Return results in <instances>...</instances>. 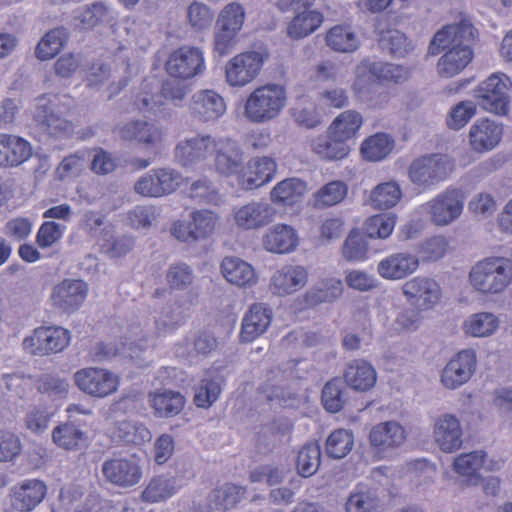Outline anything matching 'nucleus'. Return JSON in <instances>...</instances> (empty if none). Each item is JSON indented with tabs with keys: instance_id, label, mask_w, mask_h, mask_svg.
Instances as JSON below:
<instances>
[{
	"instance_id": "62",
	"label": "nucleus",
	"mask_w": 512,
	"mask_h": 512,
	"mask_svg": "<svg viewBox=\"0 0 512 512\" xmlns=\"http://www.w3.org/2000/svg\"><path fill=\"white\" fill-rule=\"evenodd\" d=\"M187 196L199 203L219 205L222 197L216 186L206 178L194 181L187 190Z\"/></svg>"
},
{
	"instance_id": "46",
	"label": "nucleus",
	"mask_w": 512,
	"mask_h": 512,
	"mask_svg": "<svg viewBox=\"0 0 512 512\" xmlns=\"http://www.w3.org/2000/svg\"><path fill=\"white\" fill-rule=\"evenodd\" d=\"M395 147L393 137L384 132L366 138L360 147L362 157L370 162H379L388 157Z\"/></svg>"
},
{
	"instance_id": "1",
	"label": "nucleus",
	"mask_w": 512,
	"mask_h": 512,
	"mask_svg": "<svg viewBox=\"0 0 512 512\" xmlns=\"http://www.w3.org/2000/svg\"><path fill=\"white\" fill-rule=\"evenodd\" d=\"M473 30L470 21L462 19L456 24L446 25L435 34L429 46V53L437 55L441 50H446L437 64L441 76L453 77L471 62L473 51L464 41L473 37Z\"/></svg>"
},
{
	"instance_id": "4",
	"label": "nucleus",
	"mask_w": 512,
	"mask_h": 512,
	"mask_svg": "<svg viewBox=\"0 0 512 512\" xmlns=\"http://www.w3.org/2000/svg\"><path fill=\"white\" fill-rule=\"evenodd\" d=\"M286 102L285 87L269 83L250 93L244 105V114L252 123H265L277 118L286 106Z\"/></svg>"
},
{
	"instance_id": "56",
	"label": "nucleus",
	"mask_w": 512,
	"mask_h": 512,
	"mask_svg": "<svg viewBox=\"0 0 512 512\" xmlns=\"http://www.w3.org/2000/svg\"><path fill=\"white\" fill-rule=\"evenodd\" d=\"M244 494V487L227 483L212 491L210 502L216 510L226 511L235 507Z\"/></svg>"
},
{
	"instance_id": "50",
	"label": "nucleus",
	"mask_w": 512,
	"mask_h": 512,
	"mask_svg": "<svg viewBox=\"0 0 512 512\" xmlns=\"http://www.w3.org/2000/svg\"><path fill=\"white\" fill-rule=\"evenodd\" d=\"M343 283L340 279L329 278L322 280L311 287L304 296L306 305L315 306L325 302H332L341 296Z\"/></svg>"
},
{
	"instance_id": "54",
	"label": "nucleus",
	"mask_w": 512,
	"mask_h": 512,
	"mask_svg": "<svg viewBox=\"0 0 512 512\" xmlns=\"http://www.w3.org/2000/svg\"><path fill=\"white\" fill-rule=\"evenodd\" d=\"M112 234V227L103 229V235L98 239L101 251L110 258H119L126 255L134 245L133 238L130 236L113 238Z\"/></svg>"
},
{
	"instance_id": "16",
	"label": "nucleus",
	"mask_w": 512,
	"mask_h": 512,
	"mask_svg": "<svg viewBox=\"0 0 512 512\" xmlns=\"http://www.w3.org/2000/svg\"><path fill=\"white\" fill-rule=\"evenodd\" d=\"M406 301L420 311L433 309L440 301V284L432 277L418 275L401 286Z\"/></svg>"
},
{
	"instance_id": "49",
	"label": "nucleus",
	"mask_w": 512,
	"mask_h": 512,
	"mask_svg": "<svg viewBox=\"0 0 512 512\" xmlns=\"http://www.w3.org/2000/svg\"><path fill=\"white\" fill-rule=\"evenodd\" d=\"M113 439L118 443L139 445L152 438L150 430L140 422L124 420L116 424Z\"/></svg>"
},
{
	"instance_id": "30",
	"label": "nucleus",
	"mask_w": 512,
	"mask_h": 512,
	"mask_svg": "<svg viewBox=\"0 0 512 512\" xmlns=\"http://www.w3.org/2000/svg\"><path fill=\"white\" fill-rule=\"evenodd\" d=\"M297 230L291 225L278 223L268 228L262 237L263 248L274 254H289L299 246Z\"/></svg>"
},
{
	"instance_id": "10",
	"label": "nucleus",
	"mask_w": 512,
	"mask_h": 512,
	"mask_svg": "<svg viewBox=\"0 0 512 512\" xmlns=\"http://www.w3.org/2000/svg\"><path fill=\"white\" fill-rule=\"evenodd\" d=\"M183 181V175L173 168H155L135 182L134 191L143 197L159 198L176 191Z\"/></svg>"
},
{
	"instance_id": "18",
	"label": "nucleus",
	"mask_w": 512,
	"mask_h": 512,
	"mask_svg": "<svg viewBox=\"0 0 512 512\" xmlns=\"http://www.w3.org/2000/svg\"><path fill=\"white\" fill-rule=\"evenodd\" d=\"M265 58L257 51H246L230 59L225 66L227 83L232 87H243L251 83L263 67Z\"/></svg>"
},
{
	"instance_id": "55",
	"label": "nucleus",
	"mask_w": 512,
	"mask_h": 512,
	"mask_svg": "<svg viewBox=\"0 0 512 512\" xmlns=\"http://www.w3.org/2000/svg\"><path fill=\"white\" fill-rule=\"evenodd\" d=\"M402 191L398 183L394 181L384 182L377 185L370 194L371 204L378 209H389L394 207L401 199Z\"/></svg>"
},
{
	"instance_id": "52",
	"label": "nucleus",
	"mask_w": 512,
	"mask_h": 512,
	"mask_svg": "<svg viewBox=\"0 0 512 512\" xmlns=\"http://www.w3.org/2000/svg\"><path fill=\"white\" fill-rule=\"evenodd\" d=\"M68 39V33L64 28H55L47 32L36 47V57L40 60H48L55 57L63 48Z\"/></svg>"
},
{
	"instance_id": "20",
	"label": "nucleus",
	"mask_w": 512,
	"mask_h": 512,
	"mask_svg": "<svg viewBox=\"0 0 512 512\" xmlns=\"http://www.w3.org/2000/svg\"><path fill=\"white\" fill-rule=\"evenodd\" d=\"M276 210L265 201H250L235 206L232 217L235 226L244 231L258 230L269 225L275 218Z\"/></svg>"
},
{
	"instance_id": "51",
	"label": "nucleus",
	"mask_w": 512,
	"mask_h": 512,
	"mask_svg": "<svg viewBox=\"0 0 512 512\" xmlns=\"http://www.w3.org/2000/svg\"><path fill=\"white\" fill-rule=\"evenodd\" d=\"M189 218L192 221L194 233L198 241L210 238L220 224L219 214L210 209L193 210Z\"/></svg>"
},
{
	"instance_id": "43",
	"label": "nucleus",
	"mask_w": 512,
	"mask_h": 512,
	"mask_svg": "<svg viewBox=\"0 0 512 512\" xmlns=\"http://www.w3.org/2000/svg\"><path fill=\"white\" fill-rule=\"evenodd\" d=\"M500 326V320L492 312H478L469 315L462 323L465 335L474 338H487L494 335Z\"/></svg>"
},
{
	"instance_id": "60",
	"label": "nucleus",
	"mask_w": 512,
	"mask_h": 512,
	"mask_svg": "<svg viewBox=\"0 0 512 512\" xmlns=\"http://www.w3.org/2000/svg\"><path fill=\"white\" fill-rule=\"evenodd\" d=\"M342 254L350 262H363L368 259V242L359 230L350 231L344 242Z\"/></svg>"
},
{
	"instance_id": "57",
	"label": "nucleus",
	"mask_w": 512,
	"mask_h": 512,
	"mask_svg": "<svg viewBox=\"0 0 512 512\" xmlns=\"http://www.w3.org/2000/svg\"><path fill=\"white\" fill-rule=\"evenodd\" d=\"M348 193V186L340 180L331 181L322 186L314 194L315 207L334 206L345 199Z\"/></svg>"
},
{
	"instance_id": "44",
	"label": "nucleus",
	"mask_w": 512,
	"mask_h": 512,
	"mask_svg": "<svg viewBox=\"0 0 512 512\" xmlns=\"http://www.w3.org/2000/svg\"><path fill=\"white\" fill-rule=\"evenodd\" d=\"M379 506L377 489L365 483L357 484L345 503L346 512H376Z\"/></svg>"
},
{
	"instance_id": "31",
	"label": "nucleus",
	"mask_w": 512,
	"mask_h": 512,
	"mask_svg": "<svg viewBox=\"0 0 512 512\" xmlns=\"http://www.w3.org/2000/svg\"><path fill=\"white\" fill-rule=\"evenodd\" d=\"M86 425L79 420H68L57 425L52 431V440L56 446L67 451L85 449L89 444Z\"/></svg>"
},
{
	"instance_id": "32",
	"label": "nucleus",
	"mask_w": 512,
	"mask_h": 512,
	"mask_svg": "<svg viewBox=\"0 0 512 512\" xmlns=\"http://www.w3.org/2000/svg\"><path fill=\"white\" fill-rule=\"evenodd\" d=\"M295 15L287 26V36L293 40L303 39L314 33L323 23L324 17L321 12L311 9V6H304L303 3L295 4Z\"/></svg>"
},
{
	"instance_id": "19",
	"label": "nucleus",
	"mask_w": 512,
	"mask_h": 512,
	"mask_svg": "<svg viewBox=\"0 0 512 512\" xmlns=\"http://www.w3.org/2000/svg\"><path fill=\"white\" fill-rule=\"evenodd\" d=\"M216 136L207 133L181 139L174 150L176 161L183 167H194L213 155Z\"/></svg>"
},
{
	"instance_id": "6",
	"label": "nucleus",
	"mask_w": 512,
	"mask_h": 512,
	"mask_svg": "<svg viewBox=\"0 0 512 512\" xmlns=\"http://www.w3.org/2000/svg\"><path fill=\"white\" fill-rule=\"evenodd\" d=\"M465 200L466 195L461 188L449 186L420 208L428 214L433 225L446 227L461 217Z\"/></svg>"
},
{
	"instance_id": "17",
	"label": "nucleus",
	"mask_w": 512,
	"mask_h": 512,
	"mask_svg": "<svg viewBox=\"0 0 512 512\" xmlns=\"http://www.w3.org/2000/svg\"><path fill=\"white\" fill-rule=\"evenodd\" d=\"M227 110L221 94L213 89H201L193 93L188 102V112L193 120L207 124L218 121Z\"/></svg>"
},
{
	"instance_id": "9",
	"label": "nucleus",
	"mask_w": 512,
	"mask_h": 512,
	"mask_svg": "<svg viewBox=\"0 0 512 512\" xmlns=\"http://www.w3.org/2000/svg\"><path fill=\"white\" fill-rule=\"evenodd\" d=\"M76 387L93 398H106L114 394L120 385L119 376L100 367H86L74 374Z\"/></svg>"
},
{
	"instance_id": "12",
	"label": "nucleus",
	"mask_w": 512,
	"mask_h": 512,
	"mask_svg": "<svg viewBox=\"0 0 512 512\" xmlns=\"http://www.w3.org/2000/svg\"><path fill=\"white\" fill-rule=\"evenodd\" d=\"M167 74L175 79L189 80L206 69L203 51L194 46H182L172 51L165 63Z\"/></svg>"
},
{
	"instance_id": "42",
	"label": "nucleus",
	"mask_w": 512,
	"mask_h": 512,
	"mask_svg": "<svg viewBox=\"0 0 512 512\" xmlns=\"http://www.w3.org/2000/svg\"><path fill=\"white\" fill-rule=\"evenodd\" d=\"M148 401L154 414L161 418L176 416L185 406V398L180 392L167 389L150 392Z\"/></svg>"
},
{
	"instance_id": "3",
	"label": "nucleus",
	"mask_w": 512,
	"mask_h": 512,
	"mask_svg": "<svg viewBox=\"0 0 512 512\" xmlns=\"http://www.w3.org/2000/svg\"><path fill=\"white\" fill-rule=\"evenodd\" d=\"M188 93V87L175 81H165L161 88L159 81L152 77L145 79L133 99L135 110L143 114H157L164 110L165 100L180 106Z\"/></svg>"
},
{
	"instance_id": "24",
	"label": "nucleus",
	"mask_w": 512,
	"mask_h": 512,
	"mask_svg": "<svg viewBox=\"0 0 512 512\" xmlns=\"http://www.w3.org/2000/svg\"><path fill=\"white\" fill-rule=\"evenodd\" d=\"M47 491L44 481L25 479L11 488V505L19 512H31L44 500Z\"/></svg>"
},
{
	"instance_id": "27",
	"label": "nucleus",
	"mask_w": 512,
	"mask_h": 512,
	"mask_svg": "<svg viewBox=\"0 0 512 512\" xmlns=\"http://www.w3.org/2000/svg\"><path fill=\"white\" fill-rule=\"evenodd\" d=\"M33 155V147L25 138L0 132V168H16Z\"/></svg>"
},
{
	"instance_id": "15",
	"label": "nucleus",
	"mask_w": 512,
	"mask_h": 512,
	"mask_svg": "<svg viewBox=\"0 0 512 512\" xmlns=\"http://www.w3.org/2000/svg\"><path fill=\"white\" fill-rule=\"evenodd\" d=\"M477 354L472 348L462 349L453 355L441 371L440 382L449 390H456L468 383L477 369Z\"/></svg>"
},
{
	"instance_id": "26",
	"label": "nucleus",
	"mask_w": 512,
	"mask_h": 512,
	"mask_svg": "<svg viewBox=\"0 0 512 512\" xmlns=\"http://www.w3.org/2000/svg\"><path fill=\"white\" fill-rule=\"evenodd\" d=\"M307 281L308 271L305 267L288 264L272 274L269 289L274 295L287 296L302 289Z\"/></svg>"
},
{
	"instance_id": "37",
	"label": "nucleus",
	"mask_w": 512,
	"mask_h": 512,
	"mask_svg": "<svg viewBox=\"0 0 512 512\" xmlns=\"http://www.w3.org/2000/svg\"><path fill=\"white\" fill-rule=\"evenodd\" d=\"M434 437L445 452H453L462 445V429L457 417L451 414L441 415L434 425Z\"/></svg>"
},
{
	"instance_id": "11",
	"label": "nucleus",
	"mask_w": 512,
	"mask_h": 512,
	"mask_svg": "<svg viewBox=\"0 0 512 512\" xmlns=\"http://www.w3.org/2000/svg\"><path fill=\"white\" fill-rule=\"evenodd\" d=\"M104 480L118 488L129 489L143 478L140 459L135 455L106 459L101 466Z\"/></svg>"
},
{
	"instance_id": "13",
	"label": "nucleus",
	"mask_w": 512,
	"mask_h": 512,
	"mask_svg": "<svg viewBox=\"0 0 512 512\" xmlns=\"http://www.w3.org/2000/svg\"><path fill=\"white\" fill-rule=\"evenodd\" d=\"M56 97L42 96L35 100L33 119L51 137L63 138L71 134V122L62 117L64 109H58Z\"/></svg>"
},
{
	"instance_id": "22",
	"label": "nucleus",
	"mask_w": 512,
	"mask_h": 512,
	"mask_svg": "<svg viewBox=\"0 0 512 512\" xmlns=\"http://www.w3.org/2000/svg\"><path fill=\"white\" fill-rule=\"evenodd\" d=\"M276 161L268 156L251 158L238 175L239 185L245 190H254L271 182L277 172Z\"/></svg>"
},
{
	"instance_id": "41",
	"label": "nucleus",
	"mask_w": 512,
	"mask_h": 512,
	"mask_svg": "<svg viewBox=\"0 0 512 512\" xmlns=\"http://www.w3.org/2000/svg\"><path fill=\"white\" fill-rule=\"evenodd\" d=\"M189 305L180 304L178 302L169 303L155 317L154 335L161 337L176 331L189 316Z\"/></svg>"
},
{
	"instance_id": "36",
	"label": "nucleus",
	"mask_w": 512,
	"mask_h": 512,
	"mask_svg": "<svg viewBox=\"0 0 512 512\" xmlns=\"http://www.w3.org/2000/svg\"><path fill=\"white\" fill-rule=\"evenodd\" d=\"M221 273L230 284L242 288H250L258 282L254 267L235 256L225 257L222 260Z\"/></svg>"
},
{
	"instance_id": "33",
	"label": "nucleus",
	"mask_w": 512,
	"mask_h": 512,
	"mask_svg": "<svg viewBox=\"0 0 512 512\" xmlns=\"http://www.w3.org/2000/svg\"><path fill=\"white\" fill-rule=\"evenodd\" d=\"M272 321L271 309L262 303L253 304L245 313L240 331L242 342L250 343L266 332Z\"/></svg>"
},
{
	"instance_id": "28",
	"label": "nucleus",
	"mask_w": 512,
	"mask_h": 512,
	"mask_svg": "<svg viewBox=\"0 0 512 512\" xmlns=\"http://www.w3.org/2000/svg\"><path fill=\"white\" fill-rule=\"evenodd\" d=\"M185 485L178 475L162 473L153 476L143 488L140 499L144 503L165 502L176 495Z\"/></svg>"
},
{
	"instance_id": "64",
	"label": "nucleus",
	"mask_w": 512,
	"mask_h": 512,
	"mask_svg": "<svg viewBox=\"0 0 512 512\" xmlns=\"http://www.w3.org/2000/svg\"><path fill=\"white\" fill-rule=\"evenodd\" d=\"M396 215L393 213L378 214L369 217L365 223V231L369 238L386 239L396 225Z\"/></svg>"
},
{
	"instance_id": "59",
	"label": "nucleus",
	"mask_w": 512,
	"mask_h": 512,
	"mask_svg": "<svg viewBox=\"0 0 512 512\" xmlns=\"http://www.w3.org/2000/svg\"><path fill=\"white\" fill-rule=\"evenodd\" d=\"M214 11L207 4L193 1L186 10L189 26L196 32L208 30L214 21Z\"/></svg>"
},
{
	"instance_id": "53",
	"label": "nucleus",
	"mask_w": 512,
	"mask_h": 512,
	"mask_svg": "<svg viewBox=\"0 0 512 512\" xmlns=\"http://www.w3.org/2000/svg\"><path fill=\"white\" fill-rule=\"evenodd\" d=\"M354 446V435L351 430L337 429L327 438L325 450L329 457L342 459L347 456Z\"/></svg>"
},
{
	"instance_id": "40",
	"label": "nucleus",
	"mask_w": 512,
	"mask_h": 512,
	"mask_svg": "<svg viewBox=\"0 0 512 512\" xmlns=\"http://www.w3.org/2000/svg\"><path fill=\"white\" fill-rule=\"evenodd\" d=\"M326 45L334 52L351 54L361 47L358 33L347 24H337L331 27L325 36Z\"/></svg>"
},
{
	"instance_id": "2",
	"label": "nucleus",
	"mask_w": 512,
	"mask_h": 512,
	"mask_svg": "<svg viewBox=\"0 0 512 512\" xmlns=\"http://www.w3.org/2000/svg\"><path fill=\"white\" fill-rule=\"evenodd\" d=\"M469 282L483 295L503 293L512 283V260L492 256L478 261L469 272Z\"/></svg>"
},
{
	"instance_id": "34",
	"label": "nucleus",
	"mask_w": 512,
	"mask_h": 512,
	"mask_svg": "<svg viewBox=\"0 0 512 512\" xmlns=\"http://www.w3.org/2000/svg\"><path fill=\"white\" fill-rule=\"evenodd\" d=\"M119 136L125 141L136 142L145 147H155L162 143L164 132L153 123L133 120L119 129Z\"/></svg>"
},
{
	"instance_id": "29",
	"label": "nucleus",
	"mask_w": 512,
	"mask_h": 512,
	"mask_svg": "<svg viewBox=\"0 0 512 512\" xmlns=\"http://www.w3.org/2000/svg\"><path fill=\"white\" fill-rule=\"evenodd\" d=\"M503 127L489 119H478L469 129V144L477 153H485L498 146L502 139Z\"/></svg>"
},
{
	"instance_id": "14",
	"label": "nucleus",
	"mask_w": 512,
	"mask_h": 512,
	"mask_svg": "<svg viewBox=\"0 0 512 512\" xmlns=\"http://www.w3.org/2000/svg\"><path fill=\"white\" fill-rule=\"evenodd\" d=\"M511 86L507 75L493 74L478 86L475 96L485 110L504 115L508 112V91Z\"/></svg>"
},
{
	"instance_id": "38",
	"label": "nucleus",
	"mask_w": 512,
	"mask_h": 512,
	"mask_svg": "<svg viewBox=\"0 0 512 512\" xmlns=\"http://www.w3.org/2000/svg\"><path fill=\"white\" fill-rule=\"evenodd\" d=\"M486 454L483 451H473L459 455L453 463L456 473L468 477L473 484L478 480L477 473L484 467L486 470H498L502 467L501 460H485Z\"/></svg>"
},
{
	"instance_id": "25",
	"label": "nucleus",
	"mask_w": 512,
	"mask_h": 512,
	"mask_svg": "<svg viewBox=\"0 0 512 512\" xmlns=\"http://www.w3.org/2000/svg\"><path fill=\"white\" fill-rule=\"evenodd\" d=\"M419 266L420 259L417 255L409 252H396L379 261L377 273L385 280L398 281L414 274Z\"/></svg>"
},
{
	"instance_id": "21",
	"label": "nucleus",
	"mask_w": 512,
	"mask_h": 512,
	"mask_svg": "<svg viewBox=\"0 0 512 512\" xmlns=\"http://www.w3.org/2000/svg\"><path fill=\"white\" fill-rule=\"evenodd\" d=\"M215 170L224 175H239L244 161V152L239 143L225 136H216L213 148Z\"/></svg>"
},
{
	"instance_id": "39",
	"label": "nucleus",
	"mask_w": 512,
	"mask_h": 512,
	"mask_svg": "<svg viewBox=\"0 0 512 512\" xmlns=\"http://www.w3.org/2000/svg\"><path fill=\"white\" fill-rule=\"evenodd\" d=\"M307 183L291 177L277 183L270 192V200L278 206L293 207L302 202L307 193Z\"/></svg>"
},
{
	"instance_id": "61",
	"label": "nucleus",
	"mask_w": 512,
	"mask_h": 512,
	"mask_svg": "<svg viewBox=\"0 0 512 512\" xmlns=\"http://www.w3.org/2000/svg\"><path fill=\"white\" fill-rule=\"evenodd\" d=\"M321 459L320 447L317 443L305 444L298 452L297 470L302 477H310L316 473Z\"/></svg>"
},
{
	"instance_id": "7",
	"label": "nucleus",
	"mask_w": 512,
	"mask_h": 512,
	"mask_svg": "<svg viewBox=\"0 0 512 512\" xmlns=\"http://www.w3.org/2000/svg\"><path fill=\"white\" fill-rule=\"evenodd\" d=\"M71 341L69 330L61 326H41L33 330L22 342L26 353L45 356L62 352Z\"/></svg>"
},
{
	"instance_id": "8",
	"label": "nucleus",
	"mask_w": 512,
	"mask_h": 512,
	"mask_svg": "<svg viewBox=\"0 0 512 512\" xmlns=\"http://www.w3.org/2000/svg\"><path fill=\"white\" fill-rule=\"evenodd\" d=\"M154 344V339L142 334V330L131 329L129 337L126 338V342L122 344L121 348L112 343H98L92 348L91 355L94 361H104L116 355H123L133 360L138 366H144L145 361L140 354H145Z\"/></svg>"
},
{
	"instance_id": "47",
	"label": "nucleus",
	"mask_w": 512,
	"mask_h": 512,
	"mask_svg": "<svg viewBox=\"0 0 512 512\" xmlns=\"http://www.w3.org/2000/svg\"><path fill=\"white\" fill-rule=\"evenodd\" d=\"M311 149L321 159L341 160L348 156L350 147L339 137H333L327 132V135H319L311 140Z\"/></svg>"
},
{
	"instance_id": "63",
	"label": "nucleus",
	"mask_w": 512,
	"mask_h": 512,
	"mask_svg": "<svg viewBox=\"0 0 512 512\" xmlns=\"http://www.w3.org/2000/svg\"><path fill=\"white\" fill-rule=\"evenodd\" d=\"M246 18L244 7L238 2L225 5L217 18V26L232 30L239 34Z\"/></svg>"
},
{
	"instance_id": "5",
	"label": "nucleus",
	"mask_w": 512,
	"mask_h": 512,
	"mask_svg": "<svg viewBox=\"0 0 512 512\" xmlns=\"http://www.w3.org/2000/svg\"><path fill=\"white\" fill-rule=\"evenodd\" d=\"M454 168V160L450 156L434 153L413 160L408 175L413 184L431 189L447 180Z\"/></svg>"
},
{
	"instance_id": "48",
	"label": "nucleus",
	"mask_w": 512,
	"mask_h": 512,
	"mask_svg": "<svg viewBox=\"0 0 512 512\" xmlns=\"http://www.w3.org/2000/svg\"><path fill=\"white\" fill-rule=\"evenodd\" d=\"M363 124L362 115L355 110H346L340 113L330 124L328 133L333 137H339L347 143L353 139Z\"/></svg>"
},
{
	"instance_id": "45",
	"label": "nucleus",
	"mask_w": 512,
	"mask_h": 512,
	"mask_svg": "<svg viewBox=\"0 0 512 512\" xmlns=\"http://www.w3.org/2000/svg\"><path fill=\"white\" fill-rule=\"evenodd\" d=\"M345 381L349 387L357 391H368L377 380L375 368L364 360L350 363L345 372Z\"/></svg>"
},
{
	"instance_id": "23",
	"label": "nucleus",
	"mask_w": 512,
	"mask_h": 512,
	"mask_svg": "<svg viewBox=\"0 0 512 512\" xmlns=\"http://www.w3.org/2000/svg\"><path fill=\"white\" fill-rule=\"evenodd\" d=\"M88 294V285L83 280L65 279L57 284L51 293L55 308L65 313L78 310Z\"/></svg>"
},
{
	"instance_id": "35",
	"label": "nucleus",
	"mask_w": 512,
	"mask_h": 512,
	"mask_svg": "<svg viewBox=\"0 0 512 512\" xmlns=\"http://www.w3.org/2000/svg\"><path fill=\"white\" fill-rule=\"evenodd\" d=\"M406 439L405 429L396 421H385L374 425L369 433V442L379 452L401 446Z\"/></svg>"
},
{
	"instance_id": "58",
	"label": "nucleus",
	"mask_w": 512,
	"mask_h": 512,
	"mask_svg": "<svg viewBox=\"0 0 512 512\" xmlns=\"http://www.w3.org/2000/svg\"><path fill=\"white\" fill-rule=\"evenodd\" d=\"M449 248V240L444 235H434L424 239L418 246L420 262L431 263L443 258Z\"/></svg>"
}]
</instances>
